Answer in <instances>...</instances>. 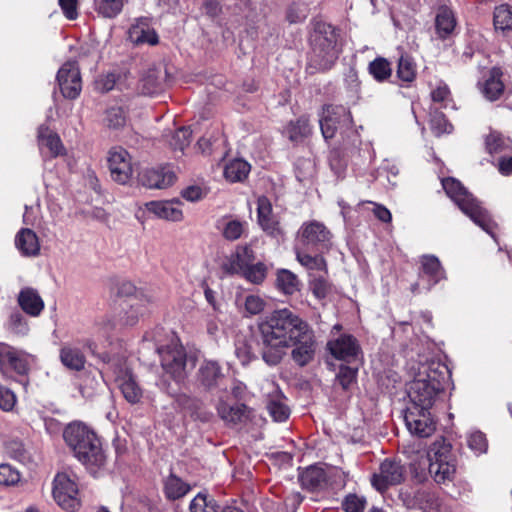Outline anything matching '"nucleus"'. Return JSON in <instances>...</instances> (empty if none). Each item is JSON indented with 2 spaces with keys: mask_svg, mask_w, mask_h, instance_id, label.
Here are the masks:
<instances>
[{
  "mask_svg": "<svg viewBox=\"0 0 512 512\" xmlns=\"http://www.w3.org/2000/svg\"><path fill=\"white\" fill-rule=\"evenodd\" d=\"M309 324L288 308L277 309L259 323L262 358L270 366L278 365L286 355L289 343Z\"/></svg>",
  "mask_w": 512,
  "mask_h": 512,
  "instance_id": "f257e3e1",
  "label": "nucleus"
},
{
  "mask_svg": "<svg viewBox=\"0 0 512 512\" xmlns=\"http://www.w3.org/2000/svg\"><path fill=\"white\" fill-rule=\"evenodd\" d=\"M312 25L305 68L310 75L331 70L342 52L340 33L336 27L322 20H315Z\"/></svg>",
  "mask_w": 512,
  "mask_h": 512,
  "instance_id": "f03ea898",
  "label": "nucleus"
},
{
  "mask_svg": "<svg viewBox=\"0 0 512 512\" xmlns=\"http://www.w3.org/2000/svg\"><path fill=\"white\" fill-rule=\"evenodd\" d=\"M63 438L74 456L91 473L104 466L106 457L100 440L87 425L81 422L70 423L64 429Z\"/></svg>",
  "mask_w": 512,
  "mask_h": 512,
  "instance_id": "7ed1b4c3",
  "label": "nucleus"
},
{
  "mask_svg": "<svg viewBox=\"0 0 512 512\" xmlns=\"http://www.w3.org/2000/svg\"><path fill=\"white\" fill-rule=\"evenodd\" d=\"M439 364H421L418 372L409 384L408 397L412 406L421 407L422 411L431 409L438 396L445 389V367L439 370Z\"/></svg>",
  "mask_w": 512,
  "mask_h": 512,
  "instance_id": "20e7f679",
  "label": "nucleus"
},
{
  "mask_svg": "<svg viewBox=\"0 0 512 512\" xmlns=\"http://www.w3.org/2000/svg\"><path fill=\"white\" fill-rule=\"evenodd\" d=\"M321 133L325 140L332 139L340 133L344 150L356 147L360 137L354 127L351 112L343 105H326L319 120Z\"/></svg>",
  "mask_w": 512,
  "mask_h": 512,
  "instance_id": "39448f33",
  "label": "nucleus"
},
{
  "mask_svg": "<svg viewBox=\"0 0 512 512\" xmlns=\"http://www.w3.org/2000/svg\"><path fill=\"white\" fill-rule=\"evenodd\" d=\"M442 186L449 198L467 215L476 225L495 238L497 224L481 203L454 178L442 180Z\"/></svg>",
  "mask_w": 512,
  "mask_h": 512,
  "instance_id": "423d86ee",
  "label": "nucleus"
},
{
  "mask_svg": "<svg viewBox=\"0 0 512 512\" xmlns=\"http://www.w3.org/2000/svg\"><path fill=\"white\" fill-rule=\"evenodd\" d=\"M160 356L161 366L164 372L174 380L180 381L185 378L186 352L182 345L176 341L157 348Z\"/></svg>",
  "mask_w": 512,
  "mask_h": 512,
  "instance_id": "0eeeda50",
  "label": "nucleus"
},
{
  "mask_svg": "<svg viewBox=\"0 0 512 512\" xmlns=\"http://www.w3.org/2000/svg\"><path fill=\"white\" fill-rule=\"evenodd\" d=\"M299 243L306 250L311 249L316 253H323L328 251L331 246V233L321 222H305L299 230Z\"/></svg>",
  "mask_w": 512,
  "mask_h": 512,
  "instance_id": "6e6552de",
  "label": "nucleus"
},
{
  "mask_svg": "<svg viewBox=\"0 0 512 512\" xmlns=\"http://www.w3.org/2000/svg\"><path fill=\"white\" fill-rule=\"evenodd\" d=\"M52 494L64 510L74 511L80 506L78 485L67 473H58L55 476Z\"/></svg>",
  "mask_w": 512,
  "mask_h": 512,
  "instance_id": "1a4fd4ad",
  "label": "nucleus"
},
{
  "mask_svg": "<svg viewBox=\"0 0 512 512\" xmlns=\"http://www.w3.org/2000/svg\"><path fill=\"white\" fill-rule=\"evenodd\" d=\"M316 346L314 331L308 325L300 333H297L296 339L289 343V348L292 347V360L300 367L308 365L314 360Z\"/></svg>",
  "mask_w": 512,
  "mask_h": 512,
  "instance_id": "9d476101",
  "label": "nucleus"
},
{
  "mask_svg": "<svg viewBox=\"0 0 512 512\" xmlns=\"http://www.w3.org/2000/svg\"><path fill=\"white\" fill-rule=\"evenodd\" d=\"M405 479V469L395 460L385 459L379 467V471L371 478L372 486L379 492H385L390 486L401 484Z\"/></svg>",
  "mask_w": 512,
  "mask_h": 512,
  "instance_id": "9b49d317",
  "label": "nucleus"
},
{
  "mask_svg": "<svg viewBox=\"0 0 512 512\" xmlns=\"http://www.w3.org/2000/svg\"><path fill=\"white\" fill-rule=\"evenodd\" d=\"M456 472V466L451 455L450 445L443 444L435 450L430 458L429 473L437 483L452 481Z\"/></svg>",
  "mask_w": 512,
  "mask_h": 512,
  "instance_id": "f8f14e48",
  "label": "nucleus"
},
{
  "mask_svg": "<svg viewBox=\"0 0 512 512\" xmlns=\"http://www.w3.org/2000/svg\"><path fill=\"white\" fill-rule=\"evenodd\" d=\"M404 421L410 433L421 438L431 436L436 429L430 409L422 411L421 407L411 406L404 414Z\"/></svg>",
  "mask_w": 512,
  "mask_h": 512,
  "instance_id": "ddd939ff",
  "label": "nucleus"
},
{
  "mask_svg": "<svg viewBox=\"0 0 512 512\" xmlns=\"http://www.w3.org/2000/svg\"><path fill=\"white\" fill-rule=\"evenodd\" d=\"M108 166L111 178L119 184H127L133 174L130 154L121 147L109 151Z\"/></svg>",
  "mask_w": 512,
  "mask_h": 512,
  "instance_id": "4468645a",
  "label": "nucleus"
},
{
  "mask_svg": "<svg viewBox=\"0 0 512 512\" xmlns=\"http://www.w3.org/2000/svg\"><path fill=\"white\" fill-rule=\"evenodd\" d=\"M57 81L60 91L65 98H77L82 89L81 76L77 63L74 61L64 63L57 73Z\"/></svg>",
  "mask_w": 512,
  "mask_h": 512,
  "instance_id": "2eb2a0df",
  "label": "nucleus"
},
{
  "mask_svg": "<svg viewBox=\"0 0 512 512\" xmlns=\"http://www.w3.org/2000/svg\"><path fill=\"white\" fill-rule=\"evenodd\" d=\"M31 356L6 343H0V369L25 375L30 369Z\"/></svg>",
  "mask_w": 512,
  "mask_h": 512,
  "instance_id": "dca6fc26",
  "label": "nucleus"
},
{
  "mask_svg": "<svg viewBox=\"0 0 512 512\" xmlns=\"http://www.w3.org/2000/svg\"><path fill=\"white\" fill-rule=\"evenodd\" d=\"M256 260L255 252L250 245H239L223 263V270L230 275H241Z\"/></svg>",
  "mask_w": 512,
  "mask_h": 512,
  "instance_id": "f3484780",
  "label": "nucleus"
},
{
  "mask_svg": "<svg viewBox=\"0 0 512 512\" xmlns=\"http://www.w3.org/2000/svg\"><path fill=\"white\" fill-rule=\"evenodd\" d=\"M175 179V174L168 167L146 168L138 175L140 184L150 189H165L171 186Z\"/></svg>",
  "mask_w": 512,
  "mask_h": 512,
  "instance_id": "a211bd4d",
  "label": "nucleus"
},
{
  "mask_svg": "<svg viewBox=\"0 0 512 512\" xmlns=\"http://www.w3.org/2000/svg\"><path fill=\"white\" fill-rule=\"evenodd\" d=\"M223 380L222 369L215 361H204L196 373L197 384L207 391L219 387Z\"/></svg>",
  "mask_w": 512,
  "mask_h": 512,
  "instance_id": "6ab92c4d",
  "label": "nucleus"
},
{
  "mask_svg": "<svg viewBox=\"0 0 512 512\" xmlns=\"http://www.w3.org/2000/svg\"><path fill=\"white\" fill-rule=\"evenodd\" d=\"M502 77V70L498 67H493L483 76L482 81L478 83L481 93L487 100L495 101L503 95L505 85Z\"/></svg>",
  "mask_w": 512,
  "mask_h": 512,
  "instance_id": "aec40b11",
  "label": "nucleus"
},
{
  "mask_svg": "<svg viewBox=\"0 0 512 512\" xmlns=\"http://www.w3.org/2000/svg\"><path fill=\"white\" fill-rule=\"evenodd\" d=\"M330 353L339 360L350 362L359 352L357 340L351 335H341L327 344Z\"/></svg>",
  "mask_w": 512,
  "mask_h": 512,
  "instance_id": "412c9836",
  "label": "nucleus"
},
{
  "mask_svg": "<svg viewBox=\"0 0 512 512\" xmlns=\"http://www.w3.org/2000/svg\"><path fill=\"white\" fill-rule=\"evenodd\" d=\"M128 37L136 45L158 43V35L150 25L149 18L141 17L128 30Z\"/></svg>",
  "mask_w": 512,
  "mask_h": 512,
  "instance_id": "4be33fe9",
  "label": "nucleus"
},
{
  "mask_svg": "<svg viewBox=\"0 0 512 512\" xmlns=\"http://www.w3.org/2000/svg\"><path fill=\"white\" fill-rule=\"evenodd\" d=\"M116 381L124 398L129 403L136 404L141 401L143 391L128 368L119 372L116 377Z\"/></svg>",
  "mask_w": 512,
  "mask_h": 512,
  "instance_id": "5701e85b",
  "label": "nucleus"
},
{
  "mask_svg": "<svg viewBox=\"0 0 512 512\" xmlns=\"http://www.w3.org/2000/svg\"><path fill=\"white\" fill-rule=\"evenodd\" d=\"M179 205L178 201H151L146 204V208L158 218L181 221L183 213Z\"/></svg>",
  "mask_w": 512,
  "mask_h": 512,
  "instance_id": "b1692460",
  "label": "nucleus"
},
{
  "mask_svg": "<svg viewBox=\"0 0 512 512\" xmlns=\"http://www.w3.org/2000/svg\"><path fill=\"white\" fill-rule=\"evenodd\" d=\"M15 245L25 257H35L40 253V243L37 234L29 228H22L15 237Z\"/></svg>",
  "mask_w": 512,
  "mask_h": 512,
  "instance_id": "393cba45",
  "label": "nucleus"
},
{
  "mask_svg": "<svg viewBox=\"0 0 512 512\" xmlns=\"http://www.w3.org/2000/svg\"><path fill=\"white\" fill-rule=\"evenodd\" d=\"M420 264V277L427 276L429 278L428 289L446 278L445 270L442 267L440 260L435 255L421 256Z\"/></svg>",
  "mask_w": 512,
  "mask_h": 512,
  "instance_id": "a878e982",
  "label": "nucleus"
},
{
  "mask_svg": "<svg viewBox=\"0 0 512 512\" xmlns=\"http://www.w3.org/2000/svg\"><path fill=\"white\" fill-rule=\"evenodd\" d=\"M299 481L304 489L318 491L326 486L327 474L323 468L312 465L301 472Z\"/></svg>",
  "mask_w": 512,
  "mask_h": 512,
  "instance_id": "bb28decb",
  "label": "nucleus"
},
{
  "mask_svg": "<svg viewBox=\"0 0 512 512\" xmlns=\"http://www.w3.org/2000/svg\"><path fill=\"white\" fill-rule=\"evenodd\" d=\"M18 303L22 310L30 316L40 315L44 309V302L37 290L26 287L22 289L18 296Z\"/></svg>",
  "mask_w": 512,
  "mask_h": 512,
  "instance_id": "cd10ccee",
  "label": "nucleus"
},
{
  "mask_svg": "<svg viewBox=\"0 0 512 512\" xmlns=\"http://www.w3.org/2000/svg\"><path fill=\"white\" fill-rule=\"evenodd\" d=\"M216 409L219 417L228 425H236L248 417L244 404L228 405L224 401H219Z\"/></svg>",
  "mask_w": 512,
  "mask_h": 512,
  "instance_id": "c85d7f7f",
  "label": "nucleus"
},
{
  "mask_svg": "<svg viewBox=\"0 0 512 512\" xmlns=\"http://www.w3.org/2000/svg\"><path fill=\"white\" fill-rule=\"evenodd\" d=\"M59 359L64 367L72 371H81L85 367L86 358L81 349L64 345L59 352Z\"/></svg>",
  "mask_w": 512,
  "mask_h": 512,
  "instance_id": "c756f323",
  "label": "nucleus"
},
{
  "mask_svg": "<svg viewBox=\"0 0 512 512\" xmlns=\"http://www.w3.org/2000/svg\"><path fill=\"white\" fill-rule=\"evenodd\" d=\"M258 222L264 231L271 235H277L280 233L278 222L272 217V207L269 200L266 197H260L258 199Z\"/></svg>",
  "mask_w": 512,
  "mask_h": 512,
  "instance_id": "7c9ffc66",
  "label": "nucleus"
},
{
  "mask_svg": "<svg viewBox=\"0 0 512 512\" xmlns=\"http://www.w3.org/2000/svg\"><path fill=\"white\" fill-rule=\"evenodd\" d=\"M455 26L456 19L453 11L447 6L439 7L435 18V27L438 36L445 39L453 32Z\"/></svg>",
  "mask_w": 512,
  "mask_h": 512,
  "instance_id": "2f4dec72",
  "label": "nucleus"
},
{
  "mask_svg": "<svg viewBox=\"0 0 512 512\" xmlns=\"http://www.w3.org/2000/svg\"><path fill=\"white\" fill-rule=\"evenodd\" d=\"M320 254L311 255L303 248H296V259L303 267L309 271H318L327 275V263Z\"/></svg>",
  "mask_w": 512,
  "mask_h": 512,
  "instance_id": "473e14b6",
  "label": "nucleus"
},
{
  "mask_svg": "<svg viewBox=\"0 0 512 512\" xmlns=\"http://www.w3.org/2000/svg\"><path fill=\"white\" fill-rule=\"evenodd\" d=\"M485 144L488 153L494 156H501L512 152L511 140L496 131H492L487 135Z\"/></svg>",
  "mask_w": 512,
  "mask_h": 512,
  "instance_id": "72a5a7b5",
  "label": "nucleus"
},
{
  "mask_svg": "<svg viewBox=\"0 0 512 512\" xmlns=\"http://www.w3.org/2000/svg\"><path fill=\"white\" fill-rule=\"evenodd\" d=\"M276 287L285 295H293L300 290L301 282L290 270L280 269L276 275Z\"/></svg>",
  "mask_w": 512,
  "mask_h": 512,
  "instance_id": "f704fd0d",
  "label": "nucleus"
},
{
  "mask_svg": "<svg viewBox=\"0 0 512 512\" xmlns=\"http://www.w3.org/2000/svg\"><path fill=\"white\" fill-rule=\"evenodd\" d=\"M285 133L290 141L302 142L311 134V127L306 117L302 116L295 121H290L285 128Z\"/></svg>",
  "mask_w": 512,
  "mask_h": 512,
  "instance_id": "c9c22d12",
  "label": "nucleus"
},
{
  "mask_svg": "<svg viewBox=\"0 0 512 512\" xmlns=\"http://www.w3.org/2000/svg\"><path fill=\"white\" fill-rule=\"evenodd\" d=\"M190 490V486L181 478L171 474L164 483V492L168 499L177 500L184 497Z\"/></svg>",
  "mask_w": 512,
  "mask_h": 512,
  "instance_id": "e433bc0d",
  "label": "nucleus"
},
{
  "mask_svg": "<svg viewBox=\"0 0 512 512\" xmlns=\"http://www.w3.org/2000/svg\"><path fill=\"white\" fill-rule=\"evenodd\" d=\"M250 171L248 162L242 159L230 161L224 168V176L230 182H240L244 180Z\"/></svg>",
  "mask_w": 512,
  "mask_h": 512,
  "instance_id": "4c0bfd02",
  "label": "nucleus"
},
{
  "mask_svg": "<svg viewBox=\"0 0 512 512\" xmlns=\"http://www.w3.org/2000/svg\"><path fill=\"white\" fill-rule=\"evenodd\" d=\"M269 265L264 262H252L240 275L246 281L259 285L264 282L269 272Z\"/></svg>",
  "mask_w": 512,
  "mask_h": 512,
  "instance_id": "58836bf2",
  "label": "nucleus"
},
{
  "mask_svg": "<svg viewBox=\"0 0 512 512\" xmlns=\"http://www.w3.org/2000/svg\"><path fill=\"white\" fill-rule=\"evenodd\" d=\"M39 141L45 145L53 157H57L64 153V146L59 136L49 132L47 127L41 126L38 132Z\"/></svg>",
  "mask_w": 512,
  "mask_h": 512,
  "instance_id": "ea45409f",
  "label": "nucleus"
},
{
  "mask_svg": "<svg viewBox=\"0 0 512 512\" xmlns=\"http://www.w3.org/2000/svg\"><path fill=\"white\" fill-rule=\"evenodd\" d=\"M368 71L378 82H384L388 80L392 75L390 62L383 57H377L372 62H370Z\"/></svg>",
  "mask_w": 512,
  "mask_h": 512,
  "instance_id": "a19ab883",
  "label": "nucleus"
},
{
  "mask_svg": "<svg viewBox=\"0 0 512 512\" xmlns=\"http://www.w3.org/2000/svg\"><path fill=\"white\" fill-rule=\"evenodd\" d=\"M190 512H218L219 506L213 497L198 493L190 502Z\"/></svg>",
  "mask_w": 512,
  "mask_h": 512,
  "instance_id": "79ce46f5",
  "label": "nucleus"
},
{
  "mask_svg": "<svg viewBox=\"0 0 512 512\" xmlns=\"http://www.w3.org/2000/svg\"><path fill=\"white\" fill-rule=\"evenodd\" d=\"M126 112L120 106L109 107L105 112L104 124L109 129L119 130L126 124Z\"/></svg>",
  "mask_w": 512,
  "mask_h": 512,
  "instance_id": "37998d69",
  "label": "nucleus"
},
{
  "mask_svg": "<svg viewBox=\"0 0 512 512\" xmlns=\"http://www.w3.org/2000/svg\"><path fill=\"white\" fill-rule=\"evenodd\" d=\"M267 409L271 417L276 422H283L287 420L290 414L288 406L280 395H277L268 401Z\"/></svg>",
  "mask_w": 512,
  "mask_h": 512,
  "instance_id": "c03bdc74",
  "label": "nucleus"
},
{
  "mask_svg": "<svg viewBox=\"0 0 512 512\" xmlns=\"http://www.w3.org/2000/svg\"><path fill=\"white\" fill-rule=\"evenodd\" d=\"M430 128L435 136H441L445 133H451L453 126L448 122L445 115L435 109L430 111Z\"/></svg>",
  "mask_w": 512,
  "mask_h": 512,
  "instance_id": "a18cd8bd",
  "label": "nucleus"
},
{
  "mask_svg": "<svg viewBox=\"0 0 512 512\" xmlns=\"http://www.w3.org/2000/svg\"><path fill=\"white\" fill-rule=\"evenodd\" d=\"M494 26L503 31L512 29V9L509 5H500L495 8Z\"/></svg>",
  "mask_w": 512,
  "mask_h": 512,
  "instance_id": "49530a36",
  "label": "nucleus"
},
{
  "mask_svg": "<svg viewBox=\"0 0 512 512\" xmlns=\"http://www.w3.org/2000/svg\"><path fill=\"white\" fill-rule=\"evenodd\" d=\"M124 0H100L96 11L104 18H115L123 9Z\"/></svg>",
  "mask_w": 512,
  "mask_h": 512,
  "instance_id": "de8ad7c7",
  "label": "nucleus"
},
{
  "mask_svg": "<svg viewBox=\"0 0 512 512\" xmlns=\"http://www.w3.org/2000/svg\"><path fill=\"white\" fill-rule=\"evenodd\" d=\"M397 76L404 82H412L416 78V65L408 56H401L398 61Z\"/></svg>",
  "mask_w": 512,
  "mask_h": 512,
  "instance_id": "09e8293b",
  "label": "nucleus"
},
{
  "mask_svg": "<svg viewBox=\"0 0 512 512\" xmlns=\"http://www.w3.org/2000/svg\"><path fill=\"white\" fill-rule=\"evenodd\" d=\"M6 452L10 457L20 461L27 462L30 460V453L24 443L19 439H11L5 444Z\"/></svg>",
  "mask_w": 512,
  "mask_h": 512,
  "instance_id": "8fccbe9b",
  "label": "nucleus"
},
{
  "mask_svg": "<svg viewBox=\"0 0 512 512\" xmlns=\"http://www.w3.org/2000/svg\"><path fill=\"white\" fill-rule=\"evenodd\" d=\"M180 403L185 409L190 411L193 416L201 421L209 420L211 414L203 409V403L200 400L183 396L180 399Z\"/></svg>",
  "mask_w": 512,
  "mask_h": 512,
  "instance_id": "3c124183",
  "label": "nucleus"
},
{
  "mask_svg": "<svg viewBox=\"0 0 512 512\" xmlns=\"http://www.w3.org/2000/svg\"><path fill=\"white\" fill-rule=\"evenodd\" d=\"M245 224V222L236 219H228L223 226V237L230 241L239 239L244 232Z\"/></svg>",
  "mask_w": 512,
  "mask_h": 512,
  "instance_id": "603ef678",
  "label": "nucleus"
},
{
  "mask_svg": "<svg viewBox=\"0 0 512 512\" xmlns=\"http://www.w3.org/2000/svg\"><path fill=\"white\" fill-rule=\"evenodd\" d=\"M191 142V130L188 127H180L170 139V146L174 150L183 151Z\"/></svg>",
  "mask_w": 512,
  "mask_h": 512,
  "instance_id": "864d4df0",
  "label": "nucleus"
},
{
  "mask_svg": "<svg viewBox=\"0 0 512 512\" xmlns=\"http://www.w3.org/2000/svg\"><path fill=\"white\" fill-rule=\"evenodd\" d=\"M20 472L10 464H0V485L14 486L20 482Z\"/></svg>",
  "mask_w": 512,
  "mask_h": 512,
  "instance_id": "5fc2aeb1",
  "label": "nucleus"
},
{
  "mask_svg": "<svg viewBox=\"0 0 512 512\" xmlns=\"http://www.w3.org/2000/svg\"><path fill=\"white\" fill-rule=\"evenodd\" d=\"M431 99L434 103H440L443 108H447L452 102L448 85L444 82H440L436 88L432 89Z\"/></svg>",
  "mask_w": 512,
  "mask_h": 512,
  "instance_id": "6e6d98bb",
  "label": "nucleus"
},
{
  "mask_svg": "<svg viewBox=\"0 0 512 512\" xmlns=\"http://www.w3.org/2000/svg\"><path fill=\"white\" fill-rule=\"evenodd\" d=\"M266 306L265 300L259 295H248L244 300V309L246 312V316H253L260 314L264 311Z\"/></svg>",
  "mask_w": 512,
  "mask_h": 512,
  "instance_id": "4d7b16f0",
  "label": "nucleus"
},
{
  "mask_svg": "<svg viewBox=\"0 0 512 512\" xmlns=\"http://www.w3.org/2000/svg\"><path fill=\"white\" fill-rule=\"evenodd\" d=\"M365 506L366 499L356 494L347 495L342 502V507L345 512H363Z\"/></svg>",
  "mask_w": 512,
  "mask_h": 512,
  "instance_id": "13d9d810",
  "label": "nucleus"
},
{
  "mask_svg": "<svg viewBox=\"0 0 512 512\" xmlns=\"http://www.w3.org/2000/svg\"><path fill=\"white\" fill-rule=\"evenodd\" d=\"M311 289L313 294L321 299L325 298L329 291V284L326 279V275L323 273L318 277L314 276V278L310 281Z\"/></svg>",
  "mask_w": 512,
  "mask_h": 512,
  "instance_id": "bf43d9fd",
  "label": "nucleus"
},
{
  "mask_svg": "<svg viewBox=\"0 0 512 512\" xmlns=\"http://www.w3.org/2000/svg\"><path fill=\"white\" fill-rule=\"evenodd\" d=\"M468 446L476 453L486 452L487 440L485 435L480 431L471 433L468 437Z\"/></svg>",
  "mask_w": 512,
  "mask_h": 512,
  "instance_id": "052dcab7",
  "label": "nucleus"
},
{
  "mask_svg": "<svg viewBox=\"0 0 512 512\" xmlns=\"http://www.w3.org/2000/svg\"><path fill=\"white\" fill-rule=\"evenodd\" d=\"M357 370L348 366H341L337 379L343 389H348L356 378Z\"/></svg>",
  "mask_w": 512,
  "mask_h": 512,
  "instance_id": "680f3d73",
  "label": "nucleus"
},
{
  "mask_svg": "<svg viewBox=\"0 0 512 512\" xmlns=\"http://www.w3.org/2000/svg\"><path fill=\"white\" fill-rule=\"evenodd\" d=\"M141 92L145 95H153L160 90V82L154 74H148L141 79Z\"/></svg>",
  "mask_w": 512,
  "mask_h": 512,
  "instance_id": "e2e57ef3",
  "label": "nucleus"
},
{
  "mask_svg": "<svg viewBox=\"0 0 512 512\" xmlns=\"http://www.w3.org/2000/svg\"><path fill=\"white\" fill-rule=\"evenodd\" d=\"M10 329L16 334H26L28 325L20 312H14L9 318Z\"/></svg>",
  "mask_w": 512,
  "mask_h": 512,
  "instance_id": "0e129e2a",
  "label": "nucleus"
},
{
  "mask_svg": "<svg viewBox=\"0 0 512 512\" xmlns=\"http://www.w3.org/2000/svg\"><path fill=\"white\" fill-rule=\"evenodd\" d=\"M15 403V394L10 389L0 386V408L4 411H10L15 406Z\"/></svg>",
  "mask_w": 512,
  "mask_h": 512,
  "instance_id": "69168bd1",
  "label": "nucleus"
},
{
  "mask_svg": "<svg viewBox=\"0 0 512 512\" xmlns=\"http://www.w3.org/2000/svg\"><path fill=\"white\" fill-rule=\"evenodd\" d=\"M58 4L69 20H75L78 17V0H58Z\"/></svg>",
  "mask_w": 512,
  "mask_h": 512,
  "instance_id": "338daca9",
  "label": "nucleus"
},
{
  "mask_svg": "<svg viewBox=\"0 0 512 512\" xmlns=\"http://www.w3.org/2000/svg\"><path fill=\"white\" fill-rule=\"evenodd\" d=\"M496 167L503 176L512 174V152L498 156Z\"/></svg>",
  "mask_w": 512,
  "mask_h": 512,
  "instance_id": "774afa93",
  "label": "nucleus"
}]
</instances>
